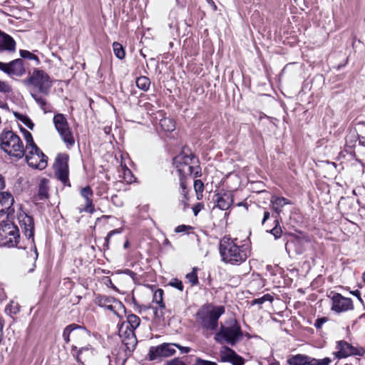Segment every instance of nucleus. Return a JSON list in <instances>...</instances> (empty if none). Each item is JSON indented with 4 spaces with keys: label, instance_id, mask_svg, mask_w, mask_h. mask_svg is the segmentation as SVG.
<instances>
[{
    "label": "nucleus",
    "instance_id": "nucleus-29",
    "mask_svg": "<svg viewBox=\"0 0 365 365\" xmlns=\"http://www.w3.org/2000/svg\"><path fill=\"white\" fill-rule=\"evenodd\" d=\"M43 158V152L37 147L36 144L26 145L24 148V155L26 159L27 157L34 156V155L39 154Z\"/></svg>",
    "mask_w": 365,
    "mask_h": 365
},
{
    "label": "nucleus",
    "instance_id": "nucleus-33",
    "mask_svg": "<svg viewBox=\"0 0 365 365\" xmlns=\"http://www.w3.org/2000/svg\"><path fill=\"white\" fill-rule=\"evenodd\" d=\"M113 49L115 56L119 59H123L125 58V51L123 46L118 42H114L113 43Z\"/></svg>",
    "mask_w": 365,
    "mask_h": 365
},
{
    "label": "nucleus",
    "instance_id": "nucleus-28",
    "mask_svg": "<svg viewBox=\"0 0 365 365\" xmlns=\"http://www.w3.org/2000/svg\"><path fill=\"white\" fill-rule=\"evenodd\" d=\"M124 323L128 329H132L133 331H135L140 324V319L137 315L130 314L128 315L127 322Z\"/></svg>",
    "mask_w": 365,
    "mask_h": 365
},
{
    "label": "nucleus",
    "instance_id": "nucleus-24",
    "mask_svg": "<svg viewBox=\"0 0 365 365\" xmlns=\"http://www.w3.org/2000/svg\"><path fill=\"white\" fill-rule=\"evenodd\" d=\"M81 193L86 200L85 211L89 213H93L95 211V209L93 205L92 199L91 198L93 195V191L91 188L89 186L85 187L82 188Z\"/></svg>",
    "mask_w": 365,
    "mask_h": 365
},
{
    "label": "nucleus",
    "instance_id": "nucleus-45",
    "mask_svg": "<svg viewBox=\"0 0 365 365\" xmlns=\"http://www.w3.org/2000/svg\"><path fill=\"white\" fill-rule=\"evenodd\" d=\"M120 232H121L120 230L115 229V230H111L110 232H109L108 233V235L106 237V244H105V247H106V249H108L109 240H110V238L112 237V235L114 234H116V233H120Z\"/></svg>",
    "mask_w": 365,
    "mask_h": 365
},
{
    "label": "nucleus",
    "instance_id": "nucleus-39",
    "mask_svg": "<svg viewBox=\"0 0 365 365\" xmlns=\"http://www.w3.org/2000/svg\"><path fill=\"white\" fill-rule=\"evenodd\" d=\"M194 189L196 193L198 195L199 193H202L204 190L203 182L200 180H196L194 182Z\"/></svg>",
    "mask_w": 365,
    "mask_h": 365
},
{
    "label": "nucleus",
    "instance_id": "nucleus-14",
    "mask_svg": "<svg viewBox=\"0 0 365 365\" xmlns=\"http://www.w3.org/2000/svg\"><path fill=\"white\" fill-rule=\"evenodd\" d=\"M353 309V302L350 298L345 297L339 293H335L331 297L332 311L341 313L352 310Z\"/></svg>",
    "mask_w": 365,
    "mask_h": 365
},
{
    "label": "nucleus",
    "instance_id": "nucleus-10",
    "mask_svg": "<svg viewBox=\"0 0 365 365\" xmlns=\"http://www.w3.org/2000/svg\"><path fill=\"white\" fill-rule=\"evenodd\" d=\"M176 353L175 343H163L155 346H151L148 351V359L155 361L161 358H168Z\"/></svg>",
    "mask_w": 365,
    "mask_h": 365
},
{
    "label": "nucleus",
    "instance_id": "nucleus-4",
    "mask_svg": "<svg viewBox=\"0 0 365 365\" xmlns=\"http://www.w3.org/2000/svg\"><path fill=\"white\" fill-rule=\"evenodd\" d=\"M62 336L66 344L72 341V345H76V347L88 344L91 339L90 331L85 327L76 324L66 326L63 331Z\"/></svg>",
    "mask_w": 365,
    "mask_h": 365
},
{
    "label": "nucleus",
    "instance_id": "nucleus-43",
    "mask_svg": "<svg viewBox=\"0 0 365 365\" xmlns=\"http://www.w3.org/2000/svg\"><path fill=\"white\" fill-rule=\"evenodd\" d=\"M12 91L11 86L6 82L0 81V91L3 93H10Z\"/></svg>",
    "mask_w": 365,
    "mask_h": 365
},
{
    "label": "nucleus",
    "instance_id": "nucleus-2",
    "mask_svg": "<svg viewBox=\"0 0 365 365\" xmlns=\"http://www.w3.org/2000/svg\"><path fill=\"white\" fill-rule=\"evenodd\" d=\"M224 313L225 307L222 306L206 304L197 311L196 321L203 329L213 331L217 328L219 318Z\"/></svg>",
    "mask_w": 365,
    "mask_h": 365
},
{
    "label": "nucleus",
    "instance_id": "nucleus-58",
    "mask_svg": "<svg viewBox=\"0 0 365 365\" xmlns=\"http://www.w3.org/2000/svg\"><path fill=\"white\" fill-rule=\"evenodd\" d=\"M26 121L27 122H24V123L31 129H32V128L34 127V124L31 123V121L29 119V118H26Z\"/></svg>",
    "mask_w": 365,
    "mask_h": 365
},
{
    "label": "nucleus",
    "instance_id": "nucleus-27",
    "mask_svg": "<svg viewBox=\"0 0 365 365\" xmlns=\"http://www.w3.org/2000/svg\"><path fill=\"white\" fill-rule=\"evenodd\" d=\"M270 202L272 204L273 209L277 212V215H279L282 212V208L285 205L290 204V202L283 197H272Z\"/></svg>",
    "mask_w": 365,
    "mask_h": 365
},
{
    "label": "nucleus",
    "instance_id": "nucleus-19",
    "mask_svg": "<svg viewBox=\"0 0 365 365\" xmlns=\"http://www.w3.org/2000/svg\"><path fill=\"white\" fill-rule=\"evenodd\" d=\"M220 361L230 362L232 365H244V359L236 354V352L227 346H224L220 351Z\"/></svg>",
    "mask_w": 365,
    "mask_h": 365
},
{
    "label": "nucleus",
    "instance_id": "nucleus-41",
    "mask_svg": "<svg viewBox=\"0 0 365 365\" xmlns=\"http://www.w3.org/2000/svg\"><path fill=\"white\" fill-rule=\"evenodd\" d=\"M169 284L176 289H178V290L180 291H182L183 290V284H182V282L178 279H173L170 283Z\"/></svg>",
    "mask_w": 365,
    "mask_h": 365
},
{
    "label": "nucleus",
    "instance_id": "nucleus-22",
    "mask_svg": "<svg viewBox=\"0 0 365 365\" xmlns=\"http://www.w3.org/2000/svg\"><path fill=\"white\" fill-rule=\"evenodd\" d=\"M16 49V42L9 35L0 31V51L13 52Z\"/></svg>",
    "mask_w": 365,
    "mask_h": 365
},
{
    "label": "nucleus",
    "instance_id": "nucleus-31",
    "mask_svg": "<svg viewBox=\"0 0 365 365\" xmlns=\"http://www.w3.org/2000/svg\"><path fill=\"white\" fill-rule=\"evenodd\" d=\"M163 290L162 289H158L154 294L153 302L158 304L161 309L165 308V304L163 302Z\"/></svg>",
    "mask_w": 365,
    "mask_h": 365
},
{
    "label": "nucleus",
    "instance_id": "nucleus-21",
    "mask_svg": "<svg viewBox=\"0 0 365 365\" xmlns=\"http://www.w3.org/2000/svg\"><path fill=\"white\" fill-rule=\"evenodd\" d=\"M214 200L217 203V207L222 210L229 209L233 202L232 195L227 192L216 194Z\"/></svg>",
    "mask_w": 365,
    "mask_h": 365
},
{
    "label": "nucleus",
    "instance_id": "nucleus-26",
    "mask_svg": "<svg viewBox=\"0 0 365 365\" xmlns=\"http://www.w3.org/2000/svg\"><path fill=\"white\" fill-rule=\"evenodd\" d=\"M287 363L289 365H310V357L303 354H297L290 356Z\"/></svg>",
    "mask_w": 365,
    "mask_h": 365
},
{
    "label": "nucleus",
    "instance_id": "nucleus-46",
    "mask_svg": "<svg viewBox=\"0 0 365 365\" xmlns=\"http://www.w3.org/2000/svg\"><path fill=\"white\" fill-rule=\"evenodd\" d=\"M327 321V317H321L316 319L314 322V327L317 329H320L322 325Z\"/></svg>",
    "mask_w": 365,
    "mask_h": 365
},
{
    "label": "nucleus",
    "instance_id": "nucleus-57",
    "mask_svg": "<svg viewBox=\"0 0 365 365\" xmlns=\"http://www.w3.org/2000/svg\"><path fill=\"white\" fill-rule=\"evenodd\" d=\"M5 186L4 178L0 174V190H2Z\"/></svg>",
    "mask_w": 365,
    "mask_h": 365
},
{
    "label": "nucleus",
    "instance_id": "nucleus-20",
    "mask_svg": "<svg viewBox=\"0 0 365 365\" xmlns=\"http://www.w3.org/2000/svg\"><path fill=\"white\" fill-rule=\"evenodd\" d=\"M13 195L7 192H0V216L7 217L14 212Z\"/></svg>",
    "mask_w": 365,
    "mask_h": 365
},
{
    "label": "nucleus",
    "instance_id": "nucleus-11",
    "mask_svg": "<svg viewBox=\"0 0 365 365\" xmlns=\"http://www.w3.org/2000/svg\"><path fill=\"white\" fill-rule=\"evenodd\" d=\"M68 155L58 154L54 164L55 175L64 184L68 181Z\"/></svg>",
    "mask_w": 365,
    "mask_h": 365
},
{
    "label": "nucleus",
    "instance_id": "nucleus-6",
    "mask_svg": "<svg viewBox=\"0 0 365 365\" xmlns=\"http://www.w3.org/2000/svg\"><path fill=\"white\" fill-rule=\"evenodd\" d=\"M19 237V228L13 222H2L0 224V247H16Z\"/></svg>",
    "mask_w": 365,
    "mask_h": 365
},
{
    "label": "nucleus",
    "instance_id": "nucleus-52",
    "mask_svg": "<svg viewBox=\"0 0 365 365\" xmlns=\"http://www.w3.org/2000/svg\"><path fill=\"white\" fill-rule=\"evenodd\" d=\"M351 294H353L354 296L356 297H357V299H359L361 303H363V300H362V299H361V292H360V291H359V290L356 289V290H354V291H352V292H351Z\"/></svg>",
    "mask_w": 365,
    "mask_h": 365
},
{
    "label": "nucleus",
    "instance_id": "nucleus-18",
    "mask_svg": "<svg viewBox=\"0 0 365 365\" xmlns=\"http://www.w3.org/2000/svg\"><path fill=\"white\" fill-rule=\"evenodd\" d=\"M18 220L24 235L34 242V222L33 217L24 212H21L18 215Z\"/></svg>",
    "mask_w": 365,
    "mask_h": 365
},
{
    "label": "nucleus",
    "instance_id": "nucleus-16",
    "mask_svg": "<svg viewBox=\"0 0 365 365\" xmlns=\"http://www.w3.org/2000/svg\"><path fill=\"white\" fill-rule=\"evenodd\" d=\"M0 70L9 76H21L26 73L24 61L21 58L15 59L9 63L0 61Z\"/></svg>",
    "mask_w": 365,
    "mask_h": 365
},
{
    "label": "nucleus",
    "instance_id": "nucleus-7",
    "mask_svg": "<svg viewBox=\"0 0 365 365\" xmlns=\"http://www.w3.org/2000/svg\"><path fill=\"white\" fill-rule=\"evenodd\" d=\"M24 83L34 86L40 93L46 96L48 95L52 86V81L49 76L38 68L34 69L29 74V78L24 81Z\"/></svg>",
    "mask_w": 365,
    "mask_h": 365
},
{
    "label": "nucleus",
    "instance_id": "nucleus-15",
    "mask_svg": "<svg viewBox=\"0 0 365 365\" xmlns=\"http://www.w3.org/2000/svg\"><path fill=\"white\" fill-rule=\"evenodd\" d=\"M94 352L95 349L89 343L79 347H76V345L71 346V354L79 364H83V361L93 356Z\"/></svg>",
    "mask_w": 365,
    "mask_h": 365
},
{
    "label": "nucleus",
    "instance_id": "nucleus-44",
    "mask_svg": "<svg viewBox=\"0 0 365 365\" xmlns=\"http://www.w3.org/2000/svg\"><path fill=\"white\" fill-rule=\"evenodd\" d=\"M24 138L26 141V145H31L33 144H36L34 142L31 133L26 130H24Z\"/></svg>",
    "mask_w": 365,
    "mask_h": 365
},
{
    "label": "nucleus",
    "instance_id": "nucleus-13",
    "mask_svg": "<svg viewBox=\"0 0 365 365\" xmlns=\"http://www.w3.org/2000/svg\"><path fill=\"white\" fill-rule=\"evenodd\" d=\"M96 304L101 307L106 309L114 313L115 315H119L120 311L125 312V307L123 304L114 297L108 296H98L96 299Z\"/></svg>",
    "mask_w": 365,
    "mask_h": 365
},
{
    "label": "nucleus",
    "instance_id": "nucleus-50",
    "mask_svg": "<svg viewBox=\"0 0 365 365\" xmlns=\"http://www.w3.org/2000/svg\"><path fill=\"white\" fill-rule=\"evenodd\" d=\"M180 178V185L181 187V190H186L187 189V183H186V178L183 177H179Z\"/></svg>",
    "mask_w": 365,
    "mask_h": 365
},
{
    "label": "nucleus",
    "instance_id": "nucleus-36",
    "mask_svg": "<svg viewBox=\"0 0 365 365\" xmlns=\"http://www.w3.org/2000/svg\"><path fill=\"white\" fill-rule=\"evenodd\" d=\"M19 53H20V56L21 58H27L29 60H34L36 61V64L39 63V60H38V56H36L35 54L31 53L30 51H26V50H20Z\"/></svg>",
    "mask_w": 365,
    "mask_h": 365
},
{
    "label": "nucleus",
    "instance_id": "nucleus-30",
    "mask_svg": "<svg viewBox=\"0 0 365 365\" xmlns=\"http://www.w3.org/2000/svg\"><path fill=\"white\" fill-rule=\"evenodd\" d=\"M150 79L145 76H140L136 79V86L142 91H146L150 87Z\"/></svg>",
    "mask_w": 365,
    "mask_h": 365
},
{
    "label": "nucleus",
    "instance_id": "nucleus-38",
    "mask_svg": "<svg viewBox=\"0 0 365 365\" xmlns=\"http://www.w3.org/2000/svg\"><path fill=\"white\" fill-rule=\"evenodd\" d=\"M336 365H359V359L358 358H352L339 362Z\"/></svg>",
    "mask_w": 365,
    "mask_h": 365
},
{
    "label": "nucleus",
    "instance_id": "nucleus-47",
    "mask_svg": "<svg viewBox=\"0 0 365 365\" xmlns=\"http://www.w3.org/2000/svg\"><path fill=\"white\" fill-rule=\"evenodd\" d=\"M195 365H217V364L213 361H206V360H203L200 358H197L196 359V362H195Z\"/></svg>",
    "mask_w": 365,
    "mask_h": 365
},
{
    "label": "nucleus",
    "instance_id": "nucleus-23",
    "mask_svg": "<svg viewBox=\"0 0 365 365\" xmlns=\"http://www.w3.org/2000/svg\"><path fill=\"white\" fill-rule=\"evenodd\" d=\"M26 160L28 165L34 168L43 170L47 166V157L43 153V158H41L39 153L34 156L27 157Z\"/></svg>",
    "mask_w": 365,
    "mask_h": 365
},
{
    "label": "nucleus",
    "instance_id": "nucleus-42",
    "mask_svg": "<svg viewBox=\"0 0 365 365\" xmlns=\"http://www.w3.org/2000/svg\"><path fill=\"white\" fill-rule=\"evenodd\" d=\"M167 123H170V125H168L167 130L168 131L173 130L174 128H175V125L173 123V122L171 121V120H170V119H164V120H160V125L163 128H164V126H165L167 125Z\"/></svg>",
    "mask_w": 365,
    "mask_h": 365
},
{
    "label": "nucleus",
    "instance_id": "nucleus-49",
    "mask_svg": "<svg viewBox=\"0 0 365 365\" xmlns=\"http://www.w3.org/2000/svg\"><path fill=\"white\" fill-rule=\"evenodd\" d=\"M191 227L190 226H187L185 225H179L175 228L176 232H185L186 230L190 229Z\"/></svg>",
    "mask_w": 365,
    "mask_h": 365
},
{
    "label": "nucleus",
    "instance_id": "nucleus-48",
    "mask_svg": "<svg viewBox=\"0 0 365 365\" xmlns=\"http://www.w3.org/2000/svg\"><path fill=\"white\" fill-rule=\"evenodd\" d=\"M178 348L182 354H187L190 351V348L188 346H182L179 344L175 343V349Z\"/></svg>",
    "mask_w": 365,
    "mask_h": 365
},
{
    "label": "nucleus",
    "instance_id": "nucleus-37",
    "mask_svg": "<svg viewBox=\"0 0 365 365\" xmlns=\"http://www.w3.org/2000/svg\"><path fill=\"white\" fill-rule=\"evenodd\" d=\"M274 222H275L276 225H275L274 227H273L270 230V233L274 236L275 239H278L281 237L282 230L279 225V221L277 220H276Z\"/></svg>",
    "mask_w": 365,
    "mask_h": 365
},
{
    "label": "nucleus",
    "instance_id": "nucleus-34",
    "mask_svg": "<svg viewBox=\"0 0 365 365\" xmlns=\"http://www.w3.org/2000/svg\"><path fill=\"white\" fill-rule=\"evenodd\" d=\"M197 270V269L196 267H194L191 272L186 274V279L188 280V282L191 284L192 286H195L199 283Z\"/></svg>",
    "mask_w": 365,
    "mask_h": 365
},
{
    "label": "nucleus",
    "instance_id": "nucleus-61",
    "mask_svg": "<svg viewBox=\"0 0 365 365\" xmlns=\"http://www.w3.org/2000/svg\"><path fill=\"white\" fill-rule=\"evenodd\" d=\"M126 272H132L130 270H128V269Z\"/></svg>",
    "mask_w": 365,
    "mask_h": 365
},
{
    "label": "nucleus",
    "instance_id": "nucleus-59",
    "mask_svg": "<svg viewBox=\"0 0 365 365\" xmlns=\"http://www.w3.org/2000/svg\"><path fill=\"white\" fill-rule=\"evenodd\" d=\"M144 106H145V109H146V110H148V111H149V110H153L150 108L151 107H153V106H152L150 103H145V104L144 105Z\"/></svg>",
    "mask_w": 365,
    "mask_h": 365
},
{
    "label": "nucleus",
    "instance_id": "nucleus-3",
    "mask_svg": "<svg viewBox=\"0 0 365 365\" xmlns=\"http://www.w3.org/2000/svg\"><path fill=\"white\" fill-rule=\"evenodd\" d=\"M0 148L9 155L21 158L24 147L20 137L12 130H4L0 134Z\"/></svg>",
    "mask_w": 365,
    "mask_h": 365
},
{
    "label": "nucleus",
    "instance_id": "nucleus-5",
    "mask_svg": "<svg viewBox=\"0 0 365 365\" xmlns=\"http://www.w3.org/2000/svg\"><path fill=\"white\" fill-rule=\"evenodd\" d=\"M242 337V331L235 320L230 322L228 326L221 325L220 331L216 333L214 339L220 343L235 345Z\"/></svg>",
    "mask_w": 365,
    "mask_h": 365
},
{
    "label": "nucleus",
    "instance_id": "nucleus-51",
    "mask_svg": "<svg viewBox=\"0 0 365 365\" xmlns=\"http://www.w3.org/2000/svg\"><path fill=\"white\" fill-rule=\"evenodd\" d=\"M187 193H188L187 188L186 190H181V195L184 197V200H182V202H184L185 206L187 205V203H186V201L188 200Z\"/></svg>",
    "mask_w": 365,
    "mask_h": 365
},
{
    "label": "nucleus",
    "instance_id": "nucleus-54",
    "mask_svg": "<svg viewBox=\"0 0 365 365\" xmlns=\"http://www.w3.org/2000/svg\"><path fill=\"white\" fill-rule=\"evenodd\" d=\"M270 217V214L268 211H265L264 212V216H263V219H262V224L264 225L265 223V222Z\"/></svg>",
    "mask_w": 365,
    "mask_h": 365
},
{
    "label": "nucleus",
    "instance_id": "nucleus-9",
    "mask_svg": "<svg viewBox=\"0 0 365 365\" xmlns=\"http://www.w3.org/2000/svg\"><path fill=\"white\" fill-rule=\"evenodd\" d=\"M53 122L62 140L66 147L70 148L75 144V139L69 127L67 119L62 113H57L53 116Z\"/></svg>",
    "mask_w": 365,
    "mask_h": 365
},
{
    "label": "nucleus",
    "instance_id": "nucleus-55",
    "mask_svg": "<svg viewBox=\"0 0 365 365\" xmlns=\"http://www.w3.org/2000/svg\"><path fill=\"white\" fill-rule=\"evenodd\" d=\"M262 297V299L264 302L269 301L272 302L273 300L272 296H271L269 294H264Z\"/></svg>",
    "mask_w": 365,
    "mask_h": 365
},
{
    "label": "nucleus",
    "instance_id": "nucleus-17",
    "mask_svg": "<svg viewBox=\"0 0 365 365\" xmlns=\"http://www.w3.org/2000/svg\"><path fill=\"white\" fill-rule=\"evenodd\" d=\"M118 333L126 349L129 351L134 350L137 345V339L134 331L132 329H128L125 324L122 323L119 327Z\"/></svg>",
    "mask_w": 365,
    "mask_h": 365
},
{
    "label": "nucleus",
    "instance_id": "nucleus-1",
    "mask_svg": "<svg viewBox=\"0 0 365 365\" xmlns=\"http://www.w3.org/2000/svg\"><path fill=\"white\" fill-rule=\"evenodd\" d=\"M219 252L222 261L231 265H240L248 257L247 248L239 245L237 238L230 236H225L220 240Z\"/></svg>",
    "mask_w": 365,
    "mask_h": 365
},
{
    "label": "nucleus",
    "instance_id": "nucleus-35",
    "mask_svg": "<svg viewBox=\"0 0 365 365\" xmlns=\"http://www.w3.org/2000/svg\"><path fill=\"white\" fill-rule=\"evenodd\" d=\"M332 359L330 357L317 359L310 357V365H330Z\"/></svg>",
    "mask_w": 365,
    "mask_h": 365
},
{
    "label": "nucleus",
    "instance_id": "nucleus-60",
    "mask_svg": "<svg viewBox=\"0 0 365 365\" xmlns=\"http://www.w3.org/2000/svg\"><path fill=\"white\" fill-rule=\"evenodd\" d=\"M124 248H128L129 247V242L127 240L123 245Z\"/></svg>",
    "mask_w": 365,
    "mask_h": 365
},
{
    "label": "nucleus",
    "instance_id": "nucleus-53",
    "mask_svg": "<svg viewBox=\"0 0 365 365\" xmlns=\"http://www.w3.org/2000/svg\"><path fill=\"white\" fill-rule=\"evenodd\" d=\"M263 303H264V301L262 299V297H260V298L255 299L254 300H252L251 302V304L252 305L262 304Z\"/></svg>",
    "mask_w": 365,
    "mask_h": 365
},
{
    "label": "nucleus",
    "instance_id": "nucleus-32",
    "mask_svg": "<svg viewBox=\"0 0 365 365\" xmlns=\"http://www.w3.org/2000/svg\"><path fill=\"white\" fill-rule=\"evenodd\" d=\"M31 96L40 106L41 108L43 110L44 113H46L48 110L49 106L48 105L46 98L35 93H31Z\"/></svg>",
    "mask_w": 365,
    "mask_h": 365
},
{
    "label": "nucleus",
    "instance_id": "nucleus-12",
    "mask_svg": "<svg viewBox=\"0 0 365 365\" xmlns=\"http://www.w3.org/2000/svg\"><path fill=\"white\" fill-rule=\"evenodd\" d=\"M336 351L332 353L335 358H346L349 356H362L364 350L361 347H355L345 341H339L336 346Z\"/></svg>",
    "mask_w": 365,
    "mask_h": 365
},
{
    "label": "nucleus",
    "instance_id": "nucleus-8",
    "mask_svg": "<svg viewBox=\"0 0 365 365\" xmlns=\"http://www.w3.org/2000/svg\"><path fill=\"white\" fill-rule=\"evenodd\" d=\"M197 163V160L193 154L178 156L176 168L179 177L187 178L192 174L196 176L200 172V168Z\"/></svg>",
    "mask_w": 365,
    "mask_h": 365
},
{
    "label": "nucleus",
    "instance_id": "nucleus-25",
    "mask_svg": "<svg viewBox=\"0 0 365 365\" xmlns=\"http://www.w3.org/2000/svg\"><path fill=\"white\" fill-rule=\"evenodd\" d=\"M48 180L46 178L41 180L38 189V200H44L48 198Z\"/></svg>",
    "mask_w": 365,
    "mask_h": 365
},
{
    "label": "nucleus",
    "instance_id": "nucleus-56",
    "mask_svg": "<svg viewBox=\"0 0 365 365\" xmlns=\"http://www.w3.org/2000/svg\"><path fill=\"white\" fill-rule=\"evenodd\" d=\"M200 204H198L197 205H196L195 207H193V212H194V215H197L198 214V212H200Z\"/></svg>",
    "mask_w": 365,
    "mask_h": 365
},
{
    "label": "nucleus",
    "instance_id": "nucleus-40",
    "mask_svg": "<svg viewBox=\"0 0 365 365\" xmlns=\"http://www.w3.org/2000/svg\"><path fill=\"white\" fill-rule=\"evenodd\" d=\"M163 365H186V364L180 358L176 357L167 361Z\"/></svg>",
    "mask_w": 365,
    "mask_h": 365
}]
</instances>
